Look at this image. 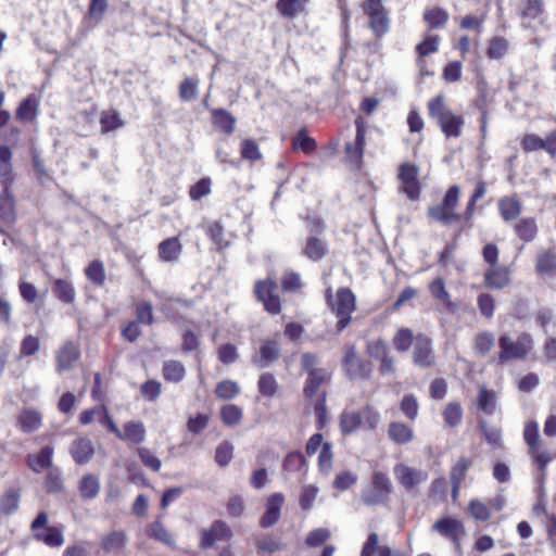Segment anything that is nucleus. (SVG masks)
Wrapping results in <instances>:
<instances>
[{
    "label": "nucleus",
    "instance_id": "obj_1",
    "mask_svg": "<svg viewBox=\"0 0 556 556\" xmlns=\"http://www.w3.org/2000/svg\"><path fill=\"white\" fill-rule=\"evenodd\" d=\"M301 369L306 374V379L303 384V396L307 401L317 399L324 386L331 381V372L326 368L320 367V359L317 354L305 352L301 355L300 359Z\"/></svg>",
    "mask_w": 556,
    "mask_h": 556
},
{
    "label": "nucleus",
    "instance_id": "obj_2",
    "mask_svg": "<svg viewBox=\"0 0 556 556\" xmlns=\"http://www.w3.org/2000/svg\"><path fill=\"white\" fill-rule=\"evenodd\" d=\"M428 114L437 121L438 126L446 138H458L465 125L463 115L453 113L445 103L443 94H438L429 100Z\"/></svg>",
    "mask_w": 556,
    "mask_h": 556
},
{
    "label": "nucleus",
    "instance_id": "obj_3",
    "mask_svg": "<svg viewBox=\"0 0 556 556\" xmlns=\"http://www.w3.org/2000/svg\"><path fill=\"white\" fill-rule=\"evenodd\" d=\"M523 439L528 445V455L535 465L540 478H545L548 464L556 457V454L543 446L539 433V425L535 421H528L523 429Z\"/></svg>",
    "mask_w": 556,
    "mask_h": 556
},
{
    "label": "nucleus",
    "instance_id": "obj_4",
    "mask_svg": "<svg viewBox=\"0 0 556 556\" xmlns=\"http://www.w3.org/2000/svg\"><path fill=\"white\" fill-rule=\"evenodd\" d=\"M534 345L533 339L530 333H521L516 341L507 334H502L498 338L500 353L496 361L500 364H506L511 359H525L532 351Z\"/></svg>",
    "mask_w": 556,
    "mask_h": 556
},
{
    "label": "nucleus",
    "instance_id": "obj_5",
    "mask_svg": "<svg viewBox=\"0 0 556 556\" xmlns=\"http://www.w3.org/2000/svg\"><path fill=\"white\" fill-rule=\"evenodd\" d=\"M459 187L457 185L451 186L445 192L442 201L428 208V216L439 223L448 225L453 222H459L464 219V213H455V207L459 200Z\"/></svg>",
    "mask_w": 556,
    "mask_h": 556
},
{
    "label": "nucleus",
    "instance_id": "obj_6",
    "mask_svg": "<svg viewBox=\"0 0 556 556\" xmlns=\"http://www.w3.org/2000/svg\"><path fill=\"white\" fill-rule=\"evenodd\" d=\"M342 369L350 380H367L371 376L372 366L368 361L357 355L354 344H346L342 358Z\"/></svg>",
    "mask_w": 556,
    "mask_h": 556
},
{
    "label": "nucleus",
    "instance_id": "obj_7",
    "mask_svg": "<svg viewBox=\"0 0 556 556\" xmlns=\"http://www.w3.org/2000/svg\"><path fill=\"white\" fill-rule=\"evenodd\" d=\"M49 517L46 511H40L30 523L34 539L49 547H60L64 543V535L60 528L48 527Z\"/></svg>",
    "mask_w": 556,
    "mask_h": 556
},
{
    "label": "nucleus",
    "instance_id": "obj_8",
    "mask_svg": "<svg viewBox=\"0 0 556 556\" xmlns=\"http://www.w3.org/2000/svg\"><path fill=\"white\" fill-rule=\"evenodd\" d=\"M362 8L369 18V26L375 35L381 37L387 34L390 28V18L382 0H366Z\"/></svg>",
    "mask_w": 556,
    "mask_h": 556
},
{
    "label": "nucleus",
    "instance_id": "obj_9",
    "mask_svg": "<svg viewBox=\"0 0 556 556\" xmlns=\"http://www.w3.org/2000/svg\"><path fill=\"white\" fill-rule=\"evenodd\" d=\"M355 308V295L352 290L349 288H340L337 291L336 302L332 304V309L338 317V331H342L348 327L351 321V314Z\"/></svg>",
    "mask_w": 556,
    "mask_h": 556
},
{
    "label": "nucleus",
    "instance_id": "obj_10",
    "mask_svg": "<svg viewBox=\"0 0 556 556\" xmlns=\"http://www.w3.org/2000/svg\"><path fill=\"white\" fill-rule=\"evenodd\" d=\"M392 491V483L383 472H375L371 479V488L364 491L362 501L366 505L382 504Z\"/></svg>",
    "mask_w": 556,
    "mask_h": 556
},
{
    "label": "nucleus",
    "instance_id": "obj_11",
    "mask_svg": "<svg viewBox=\"0 0 556 556\" xmlns=\"http://www.w3.org/2000/svg\"><path fill=\"white\" fill-rule=\"evenodd\" d=\"M413 363L420 368H430L435 364V354L432 339L424 333H418L413 346Z\"/></svg>",
    "mask_w": 556,
    "mask_h": 556
},
{
    "label": "nucleus",
    "instance_id": "obj_12",
    "mask_svg": "<svg viewBox=\"0 0 556 556\" xmlns=\"http://www.w3.org/2000/svg\"><path fill=\"white\" fill-rule=\"evenodd\" d=\"M277 285L270 280H260L255 283L254 293L265 309L270 314H278L281 309L280 299L276 293Z\"/></svg>",
    "mask_w": 556,
    "mask_h": 556
},
{
    "label": "nucleus",
    "instance_id": "obj_13",
    "mask_svg": "<svg viewBox=\"0 0 556 556\" xmlns=\"http://www.w3.org/2000/svg\"><path fill=\"white\" fill-rule=\"evenodd\" d=\"M106 428L118 439L134 444L142 443L146 439V428L140 421H127L121 430L106 415Z\"/></svg>",
    "mask_w": 556,
    "mask_h": 556
},
{
    "label": "nucleus",
    "instance_id": "obj_14",
    "mask_svg": "<svg viewBox=\"0 0 556 556\" xmlns=\"http://www.w3.org/2000/svg\"><path fill=\"white\" fill-rule=\"evenodd\" d=\"M232 531L230 527L223 520H215L208 529L201 531L200 546L202 548L212 547L216 541L230 540Z\"/></svg>",
    "mask_w": 556,
    "mask_h": 556
},
{
    "label": "nucleus",
    "instance_id": "obj_15",
    "mask_svg": "<svg viewBox=\"0 0 556 556\" xmlns=\"http://www.w3.org/2000/svg\"><path fill=\"white\" fill-rule=\"evenodd\" d=\"M283 502L285 496L282 493H274L267 498L265 513L260 519L261 528L267 529L278 522Z\"/></svg>",
    "mask_w": 556,
    "mask_h": 556
},
{
    "label": "nucleus",
    "instance_id": "obj_16",
    "mask_svg": "<svg viewBox=\"0 0 556 556\" xmlns=\"http://www.w3.org/2000/svg\"><path fill=\"white\" fill-rule=\"evenodd\" d=\"M280 356V346L275 340H264L260 351L252 357V363L257 368H266L275 363Z\"/></svg>",
    "mask_w": 556,
    "mask_h": 556
},
{
    "label": "nucleus",
    "instance_id": "obj_17",
    "mask_svg": "<svg viewBox=\"0 0 556 556\" xmlns=\"http://www.w3.org/2000/svg\"><path fill=\"white\" fill-rule=\"evenodd\" d=\"M432 530L451 539L456 544H458L460 538L465 535V529L462 521L451 517L437 520L432 525Z\"/></svg>",
    "mask_w": 556,
    "mask_h": 556
},
{
    "label": "nucleus",
    "instance_id": "obj_18",
    "mask_svg": "<svg viewBox=\"0 0 556 556\" xmlns=\"http://www.w3.org/2000/svg\"><path fill=\"white\" fill-rule=\"evenodd\" d=\"M394 475L397 481L406 489L412 490L417 484L427 480L428 475L419 469L410 468L404 464L394 467Z\"/></svg>",
    "mask_w": 556,
    "mask_h": 556
},
{
    "label": "nucleus",
    "instance_id": "obj_19",
    "mask_svg": "<svg viewBox=\"0 0 556 556\" xmlns=\"http://www.w3.org/2000/svg\"><path fill=\"white\" fill-rule=\"evenodd\" d=\"M483 282L490 289H504L510 283V270L501 265L489 267L483 274Z\"/></svg>",
    "mask_w": 556,
    "mask_h": 556
},
{
    "label": "nucleus",
    "instance_id": "obj_20",
    "mask_svg": "<svg viewBox=\"0 0 556 556\" xmlns=\"http://www.w3.org/2000/svg\"><path fill=\"white\" fill-rule=\"evenodd\" d=\"M79 349L72 342H65L56 353V368L59 371L71 370L79 359Z\"/></svg>",
    "mask_w": 556,
    "mask_h": 556
},
{
    "label": "nucleus",
    "instance_id": "obj_21",
    "mask_svg": "<svg viewBox=\"0 0 556 556\" xmlns=\"http://www.w3.org/2000/svg\"><path fill=\"white\" fill-rule=\"evenodd\" d=\"M365 128L361 124H356V136L354 143L348 142L345 143V154L346 159L355 164L359 165L363 160L364 149H365Z\"/></svg>",
    "mask_w": 556,
    "mask_h": 556
},
{
    "label": "nucleus",
    "instance_id": "obj_22",
    "mask_svg": "<svg viewBox=\"0 0 556 556\" xmlns=\"http://www.w3.org/2000/svg\"><path fill=\"white\" fill-rule=\"evenodd\" d=\"M302 253L313 262L320 261L328 253V243L316 235H309L305 241Z\"/></svg>",
    "mask_w": 556,
    "mask_h": 556
},
{
    "label": "nucleus",
    "instance_id": "obj_23",
    "mask_svg": "<svg viewBox=\"0 0 556 556\" xmlns=\"http://www.w3.org/2000/svg\"><path fill=\"white\" fill-rule=\"evenodd\" d=\"M361 556H401L387 545H379V536L376 532L369 533L361 549Z\"/></svg>",
    "mask_w": 556,
    "mask_h": 556
},
{
    "label": "nucleus",
    "instance_id": "obj_24",
    "mask_svg": "<svg viewBox=\"0 0 556 556\" xmlns=\"http://www.w3.org/2000/svg\"><path fill=\"white\" fill-rule=\"evenodd\" d=\"M157 252L161 261L166 263H175L181 255L182 245L178 237H172L159 244Z\"/></svg>",
    "mask_w": 556,
    "mask_h": 556
},
{
    "label": "nucleus",
    "instance_id": "obj_25",
    "mask_svg": "<svg viewBox=\"0 0 556 556\" xmlns=\"http://www.w3.org/2000/svg\"><path fill=\"white\" fill-rule=\"evenodd\" d=\"M85 274L90 281L86 287V294L88 299H96L91 293L92 288L102 287L104 283V268L100 260L92 261L85 269Z\"/></svg>",
    "mask_w": 556,
    "mask_h": 556
},
{
    "label": "nucleus",
    "instance_id": "obj_26",
    "mask_svg": "<svg viewBox=\"0 0 556 556\" xmlns=\"http://www.w3.org/2000/svg\"><path fill=\"white\" fill-rule=\"evenodd\" d=\"M536 271L539 275L554 276L556 275V250L549 248L539 251L536 255Z\"/></svg>",
    "mask_w": 556,
    "mask_h": 556
},
{
    "label": "nucleus",
    "instance_id": "obj_27",
    "mask_svg": "<svg viewBox=\"0 0 556 556\" xmlns=\"http://www.w3.org/2000/svg\"><path fill=\"white\" fill-rule=\"evenodd\" d=\"M39 102L34 94H29L18 104L15 118L22 123H30L36 119L38 115Z\"/></svg>",
    "mask_w": 556,
    "mask_h": 556
},
{
    "label": "nucleus",
    "instance_id": "obj_28",
    "mask_svg": "<svg viewBox=\"0 0 556 556\" xmlns=\"http://www.w3.org/2000/svg\"><path fill=\"white\" fill-rule=\"evenodd\" d=\"M309 0H277L276 9L286 18H295L306 12Z\"/></svg>",
    "mask_w": 556,
    "mask_h": 556
},
{
    "label": "nucleus",
    "instance_id": "obj_29",
    "mask_svg": "<svg viewBox=\"0 0 556 556\" xmlns=\"http://www.w3.org/2000/svg\"><path fill=\"white\" fill-rule=\"evenodd\" d=\"M70 452L74 460L81 465L92 457L94 447L89 439L79 438L72 443Z\"/></svg>",
    "mask_w": 556,
    "mask_h": 556
},
{
    "label": "nucleus",
    "instance_id": "obj_30",
    "mask_svg": "<svg viewBox=\"0 0 556 556\" xmlns=\"http://www.w3.org/2000/svg\"><path fill=\"white\" fill-rule=\"evenodd\" d=\"M498 211L505 222L515 220L522 211V204L517 197H504L498 201Z\"/></svg>",
    "mask_w": 556,
    "mask_h": 556
},
{
    "label": "nucleus",
    "instance_id": "obj_31",
    "mask_svg": "<svg viewBox=\"0 0 556 556\" xmlns=\"http://www.w3.org/2000/svg\"><path fill=\"white\" fill-rule=\"evenodd\" d=\"M514 230L520 240L531 242L536 238L539 232L536 219L534 217L521 218L514 225Z\"/></svg>",
    "mask_w": 556,
    "mask_h": 556
},
{
    "label": "nucleus",
    "instance_id": "obj_32",
    "mask_svg": "<svg viewBox=\"0 0 556 556\" xmlns=\"http://www.w3.org/2000/svg\"><path fill=\"white\" fill-rule=\"evenodd\" d=\"M212 123L227 135L235 130L236 117L225 109H211Z\"/></svg>",
    "mask_w": 556,
    "mask_h": 556
},
{
    "label": "nucleus",
    "instance_id": "obj_33",
    "mask_svg": "<svg viewBox=\"0 0 556 556\" xmlns=\"http://www.w3.org/2000/svg\"><path fill=\"white\" fill-rule=\"evenodd\" d=\"M11 182L3 181V192L0 194V217L5 223H12L15 219L14 198L9 190Z\"/></svg>",
    "mask_w": 556,
    "mask_h": 556
},
{
    "label": "nucleus",
    "instance_id": "obj_34",
    "mask_svg": "<svg viewBox=\"0 0 556 556\" xmlns=\"http://www.w3.org/2000/svg\"><path fill=\"white\" fill-rule=\"evenodd\" d=\"M389 438L397 444H406L414 439L413 429L401 421H394L388 428Z\"/></svg>",
    "mask_w": 556,
    "mask_h": 556
},
{
    "label": "nucleus",
    "instance_id": "obj_35",
    "mask_svg": "<svg viewBox=\"0 0 556 556\" xmlns=\"http://www.w3.org/2000/svg\"><path fill=\"white\" fill-rule=\"evenodd\" d=\"M53 447L47 445L40 450L38 455L28 457V466L35 472H41L52 465Z\"/></svg>",
    "mask_w": 556,
    "mask_h": 556
},
{
    "label": "nucleus",
    "instance_id": "obj_36",
    "mask_svg": "<svg viewBox=\"0 0 556 556\" xmlns=\"http://www.w3.org/2000/svg\"><path fill=\"white\" fill-rule=\"evenodd\" d=\"M147 534L149 538L156 540L167 546H175V540L173 534L159 520L153 521L148 526Z\"/></svg>",
    "mask_w": 556,
    "mask_h": 556
},
{
    "label": "nucleus",
    "instance_id": "obj_37",
    "mask_svg": "<svg viewBox=\"0 0 556 556\" xmlns=\"http://www.w3.org/2000/svg\"><path fill=\"white\" fill-rule=\"evenodd\" d=\"M450 15L443 8L434 7L427 9L424 13V21L431 29L442 28L448 22Z\"/></svg>",
    "mask_w": 556,
    "mask_h": 556
},
{
    "label": "nucleus",
    "instance_id": "obj_38",
    "mask_svg": "<svg viewBox=\"0 0 556 556\" xmlns=\"http://www.w3.org/2000/svg\"><path fill=\"white\" fill-rule=\"evenodd\" d=\"M477 406L488 415L494 414L496 409V393L493 390H489L485 386L480 387Z\"/></svg>",
    "mask_w": 556,
    "mask_h": 556
},
{
    "label": "nucleus",
    "instance_id": "obj_39",
    "mask_svg": "<svg viewBox=\"0 0 556 556\" xmlns=\"http://www.w3.org/2000/svg\"><path fill=\"white\" fill-rule=\"evenodd\" d=\"M163 377L166 381L178 383L186 376V368L179 361H166L163 365Z\"/></svg>",
    "mask_w": 556,
    "mask_h": 556
},
{
    "label": "nucleus",
    "instance_id": "obj_40",
    "mask_svg": "<svg viewBox=\"0 0 556 556\" xmlns=\"http://www.w3.org/2000/svg\"><path fill=\"white\" fill-rule=\"evenodd\" d=\"M416 337L409 328L402 327L395 332L392 343L394 349L400 353L407 352L414 346Z\"/></svg>",
    "mask_w": 556,
    "mask_h": 556
},
{
    "label": "nucleus",
    "instance_id": "obj_41",
    "mask_svg": "<svg viewBox=\"0 0 556 556\" xmlns=\"http://www.w3.org/2000/svg\"><path fill=\"white\" fill-rule=\"evenodd\" d=\"M21 429L26 432H33L41 426V415L39 412L27 408L24 409L18 416Z\"/></svg>",
    "mask_w": 556,
    "mask_h": 556
},
{
    "label": "nucleus",
    "instance_id": "obj_42",
    "mask_svg": "<svg viewBox=\"0 0 556 556\" xmlns=\"http://www.w3.org/2000/svg\"><path fill=\"white\" fill-rule=\"evenodd\" d=\"M255 546L258 554L262 553H276L283 548L280 538L274 534H264L256 539Z\"/></svg>",
    "mask_w": 556,
    "mask_h": 556
},
{
    "label": "nucleus",
    "instance_id": "obj_43",
    "mask_svg": "<svg viewBox=\"0 0 556 556\" xmlns=\"http://www.w3.org/2000/svg\"><path fill=\"white\" fill-rule=\"evenodd\" d=\"M510 48L509 41L502 36L493 37L486 50V55L491 60H500L508 52Z\"/></svg>",
    "mask_w": 556,
    "mask_h": 556
},
{
    "label": "nucleus",
    "instance_id": "obj_44",
    "mask_svg": "<svg viewBox=\"0 0 556 556\" xmlns=\"http://www.w3.org/2000/svg\"><path fill=\"white\" fill-rule=\"evenodd\" d=\"M495 338L490 331H481L476 334L473 350L480 356H485L493 348Z\"/></svg>",
    "mask_w": 556,
    "mask_h": 556
},
{
    "label": "nucleus",
    "instance_id": "obj_45",
    "mask_svg": "<svg viewBox=\"0 0 556 556\" xmlns=\"http://www.w3.org/2000/svg\"><path fill=\"white\" fill-rule=\"evenodd\" d=\"M278 382L273 374L264 372L260 376L257 381V389L263 396H275V394L278 391Z\"/></svg>",
    "mask_w": 556,
    "mask_h": 556
},
{
    "label": "nucleus",
    "instance_id": "obj_46",
    "mask_svg": "<svg viewBox=\"0 0 556 556\" xmlns=\"http://www.w3.org/2000/svg\"><path fill=\"white\" fill-rule=\"evenodd\" d=\"M80 495L85 500L93 498L100 491V481L92 475L85 476L79 483Z\"/></svg>",
    "mask_w": 556,
    "mask_h": 556
},
{
    "label": "nucleus",
    "instance_id": "obj_47",
    "mask_svg": "<svg viewBox=\"0 0 556 556\" xmlns=\"http://www.w3.org/2000/svg\"><path fill=\"white\" fill-rule=\"evenodd\" d=\"M442 415H443L445 425L451 428H455L462 422L463 408L459 403L452 402L445 406Z\"/></svg>",
    "mask_w": 556,
    "mask_h": 556
},
{
    "label": "nucleus",
    "instance_id": "obj_48",
    "mask_svg": "<svg viewBox=\"0 0 556 556\" xmlns=\"http://www.w3.org/2000/svg\"><path fill=\"white\" fill-rule=\"evenodd\" d=\"M53 292L55 296L64 303H73L75 300V289L73 285L64 279H58L54 282Z\"/></svg>",
    "mask_w": 556,
    "mask_h": 556
},
{
    "label": "nucleus",
    "instance_id": "obj_49",
    "mask_svg": "<svg viewBox=\"0 0 556 556\" xmlns=\"http://www.w3.org/2000/svg\"><path fill=\"white\" fill-rule=\"evenodd\" d=\"M362 425V416L357 412H343L340 417V429L343 434L354 432Z\"/></svg>",
    "mask_w": 556,
    "mask_h": 556
},
{
    "label": "nucleus",
    "instance_id": "obj_50",
    "mask_svg": "<svg viewBox=\"0 0 556 556\" xmlns=\"http://www.w3.org/2000/svg\"><path fill=\"white\" fill-rule=\"evenodd\" d=\"M479 427L484 435L485 441L493 447L500 448L503 445L502 431L496 427H490L484 419L479 420Z\"/></svg>",
    "mask_w": 556,
    "mask_h": 556
},
{
    "label": "nucleus",
    "instance_id": "obj_51",
    "mask_svg": "<svg viewBox=\"0 0 556 556\" xmlns=\"http://www.w3.org/2000/svg\"><path fill=\"white\" fill-rule=\"evenodd\" d=\"M240 393V387L236 381L223 380L216 384L215 394L218 399L228 401L232 400Z\"/></svg>",
    "mask_w": 556,
    "mask_h": 556
},
{
    "label": "nucleus",
    "instance_id": "obj_52",
    "mask_svg": "<svg viewBox=\"0 0 556 556\" xmlns=\"http://www.w3.org/2000/svg\"><path fill=\"white\" fill-rule=\"evenodd\" d=\"M485 193H486L485 182L478 181L476 184L473 193L471 194V197L466 205V208L464 212V220L469 222L472 218V216L475 214L477 201H479L481 198H483Z\"/></svg>",
    "mask_w": 556,
    "mask_h": 556
},
{
    "label": "nucleus",
    "instance_id": "obj_53",
    "mask_svg": "<svg viewBox=\"0 0 556 556\" xmlns=\"http://www.w3.org/2000/svg\"><path fill=\"white\" fill-rule=\"evenodd\" d=\"M242 417V409L235 404H227L220 408V419L226 426L238 425Z\"/></svg>",
    "mask_w": 556,
    "mask_h": 556
},
{
    "label": "nucleus",
    "instance_id": "obj_54",
    "mask_svg": "<svg viewBox=\"0 0 556 556\" xmlns=\"http://www.w3.org/2000/svg\"><path fill=\"white\" fill-rule=\"evenodd\" d=\"M12 152L7 146H0V178L11 182L12 177Z\"/></svg>",
    "mask_w": 556,
    "mask_h": 556
},
{
    "label": "nucleus",
    "instance_id": "obj_55",
    "mask_svg": "<svg viewBox=\"0 0 556 556\" xmlns=\"http://www.w3.org/2000/svg\"><path fill=\"white\" fill-rule=\"evenodd\" d=\"M327 391H321L318 397L314 401V413L317 418V428L323 429L327 422Z\"/></svg>",
    "mask_w": 556,
    "mask_h": 556
},
{
    "label": "nucleus",
    "instance_id": "obj_56",
    "mask_svg": "<svg viewBox=\"0 0 556 556\" xmlns=\"http://www.w3.org/2000/svg\"><path fill=\"white\" fill-rule=\"evenodd\" d=\"M20 495L15 491H8L0 497V510L4 515L13 514L17 510Z\"/></svg>",
    "mask_w": 556,
    "mask_h": 556
},
{
    "label": "nucleus",
    "instance_id": "obj_57",
    "mask_svg": "<svg viewBox=\"0 0 556 556\" xmlns=\"http://www.w3.org/2000/svg\"><path fill=\"white\" fill-rule=\"evenodd\" d=\"M199 80L195 78L187 77L179 85V97L184 102H189L198 94Z\"/></svg>",
    "mask_w": 556,
    "mask_h": 556
},
{
    "label": "nucleus",
    "instance_id": "obj_58",
    "mask_svg": "<svg viewBox=\"0 0 556 556\" xmlns=\"http://www.w3.org/2000/svg\"><path fill=\"white\" fill-rule=\"evenodd\" d=\"M316 147H317V144H316L315 139L308 137L306 135V130L304 128H302L298 132L296 137H294L292 140V148L294 150L301 149L305 153L313 152L316 149Z\"/></svg>",
    "mask_w": 556,
    "mask_h": 556
},
{
    "label": "nucleus",
    "instance_id": "obj_59",
    "mask_svg": "<svg viewBox=\"0 0 556 556\" xmlns=\"http://www.w3.org/2000/svg\"><path fill=\"white\" fill-rule=\"evenodd\" d=\"M430 293L433 298L440 300L444 305L450 308L451 299L445 289V282L441 277L435 278L429 286Z\"/></svg>",
    "mask_w": 556,
    "mask_h": 556
},
{
    "label": "nucleus",
    "instance_id": "obj_60",
    "mask_svg": "<svg viewBox=\"0 0 556 556\" xmlns=\"http://www.w3.org/2000/svg\"><path fill=\"white\" fill-rule=\"evenodd\" d=\"M233 457V445L228 441H223L215 451V462L220 466H227Z\"/></svg>",
    "mask_w": 556,
    "mask_h": 556
},
{
    "label": "nucleus",
    "instance_id": "obj_61",
    "mask_svg": "<svg viewBox=\"0 0 556 556\" xmlns=\"http://www.w3.org/2000/svg\"><path fill=\"white\" fill-rule=\"evenodd\" d=\"M400 408L409 420H415L418 416L419 410V405L416 396L413 394L404 395L401 401Z\"/></svg>",
    "mask_w": 556,
    "mask_h": 556
},
{
    "label": "nucleus",
    "instance_id": "obj_62",
    "mask_svg": "<svg viewBox=\"0 0 556 556\" xmlns=\"http://www.w3.org/2000/svg\"><path fill=\"white\" fill-rule=\"evenodd\" d=\"M544 12L543 0H526L521 8V15L523 17L535 20Z\"/></svg>",
    "mask_w": 556,
    "mask_h": 556
},
{
    "label": "nucleus",
    "instance_id": "obj_63",
    "mask_svg": "<svg viewBox=\"0 0 556 556\" xmlns=\"http://www.w3.org/2000/svg\"><path fill=\"white\" fill-rule=\"evenodd\" d=\"M331 536V532L327 528H317L312 530L306 539L305 544L308 547H317L327 542Z\"/></svg>",
    "mask_w": 556,
    "mask_h": 556
},
{
    "label": "nucleus",
    "instance_id": "obj_64",
    "mask_svg": "<svg viewBox=\"0 0 556 556\" xmlns=\"http://www.w3.org/2000/svg\"><path fill=\"white\" fill-rule=\"evenodd\" d=\"M471 466V460L466 457H460L453 466L450 472L451 482L462 483L466 477L468 468Z\"/></svg>",
    "mask_w": 556,
    "mask_h": 556
}]
</instances>
